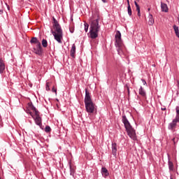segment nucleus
Segmentation results:
<instances>
[{
  "label": "nucleus",
  "mask_w": 179,
  "mask_h": 179,
  "mask_svg": "<svg viewBox=\"0 0 179 179\" xmlns=\"http://www.w3.org/2000/svg\"><path fill=\"white\" fill-rule=\"evenodd\" d=\"M53 27L55 31L51 29V33L52 36L55 37V40L59 43V44H62V38L64 34L62 32V28H61V25L58 23V21L55 17H53Z\"/></svg>",
  "instance_id": "1"
},
{
  "label": "nucleus",
  "mask_w": 179,
  "mask_h": 179,
  "mask_svg": "<svg viewBox=\"0 0 179 179\" xmlns=\"http://www.w3.org/2000/svg\"><path fill=\"white\" fill-rule=\"evenodd\" d=\"M122 122L124 124V128L129 138L133 141H136V132L135 129L132 127L126 115L122 116Z\"/></svg>",
  "instance_id": "2"
},
{
  "label": "nucleus",
  "mask_w": 179,
  "mask_h": 179,
  "mask_svg": "<svg viewBox=\"0 0 179 179\" xmlns=\"http://www.w3.org/2000/svg\"><path fill=\"white\" fill-rule=\"evenodd\" d=\"M100 31V25H99V18L92 21L90 27V37L94 40L99 37V32Z\"/></svg>",
  "instance_id": "3"
},
{
  "label": "nucleus",
  "mask_w": 179,
  "mask_h": 179,
  "mask_svg": "<svg viewBox=\"0 0 179 179\" xmlns=\"http://www.w3.org/2000/svg\"><path fill=\"white\" fill-rule=\"evenodd\" d=\"M30 108H31V110H32V111L35 113V115H36L35 117V115H33V113L31 112L29 113L30 115L32 117L34 121L35 122L36 125H38V127H39L40 128H42L43 119L41 118V117H40V112H38V110H37L36 107L33 106V103L30 104Z\"/></svg>",
  "instance_id": "4"
},
{
  "label": "nucleus",
  "mask_w": 179,
  "mask_h": 179,
  "mask_svg": "<svg viewBox=\"0 0 179 179\" xmlns=\"http://www.w3.org/2000/svg\"><path fill=\"white\" fill-rule=\"evenodd\" d=\"M115 48H117V52L120 54V51H121V47H122V39H121V32L117 31L115 34Z\"/></svg>",
  "instance_id": "5"
},
{
  "label": "nucleus",
  "mask_w": 179,
  "mask_h": 179,
  "mask_svg": "<svg viewBox=\"0 0 179 179\" xmlns=\"http://www.w3.org/2000/svg\"><path fill=\"white\" fill-rule=\"evenodd\" d=\"M85 105L86 111L88 113V114H93V113H94L95 108L93 102H88L85 103Z\"/></svg>",
  "instance_id": "6"
},
{
  "label": "nucleus",
  "mask_w": 179,
  "mask_h": 179,
  "mask_svg": "<svg viewBox=\"0 0 179 179\" xmlns=\"http://www.w3.org/2000/svg\"><path fill=\"white\" fill-rule=\"evenodd\" d=\"M34 52L36 55H39V57L43 55V48L41 47V43H38L34 46Z\"/></svg>",
  "instance_id": "7"
},
{
  "label": "nucleus",
  "mask_w": 179,
  "mask_h": 179,
  "mask_svg": "<svg viewBox=\"0 0 179 179\" xmlns=\"http://www.w3.org/2000/svg\"><path fill=\"white\" fill-rule=\"evenodd\" d=\"M93 101H92V96H90V92L87 91V89H85V96L84 99L85 104L87 103H92Z\"/></svg>",
  "instance_id": "8"
},
{
  "label": "nucleus",
  "mask_w": 179,
  "mask_h": 179,
  "mask_svg": "<svg viewBox=\"0 0 179 179\" xmlns=\"http://www.w3.org/2000/svg\"><path fill=\"white\" fill-rule=\"evenodd\" d=\"M177 122H179V121L175 117V119L173 120L172 122L169 124L168 129H171V131H173L177 127Z\"/></svg>",
  "instance_id": "9"
},
{
  "label": "nucleus",
  "mask_w": 179,
  "mask_h": 179,
  "mask_svg": "<svg viewBox=\"0 0 179 179\" xmlns=\"http://www.w3.org/2000/svg\"><path fill=\"white\" fill-rule=\"evenodd\" d=\"M5 71V62L2 58H0V73L2 74Z\"/></svg>",
  "instance_id": "10"
},
{
  "label": "nucleus",
  "mask_w": 179,
  "mask_h": 179,
  "mask_svg": "<svg viewBox=\"0 0 179 179\" xmlns=\"http://www.w3.org/2000/svg\"><path fill=\"white\" fill-rule=\"evenodd\" d=\"M75 54H76V45L73 44L70 50V55L72 58H75Z\"/></svg>",
  "instance_id": "11"
},
{
  "label": "nucleus",
  "mask_w": 179,
  "mask_h": 179,
  "mask_svg": "<svg viewBox=\"0 0 179 179\" xmlns=\"http://www.w3.org/2000/svg\"><path fill=\"white\" fill-rule=\"evenodd\" d=\"M161 9L162 10V12H169V7L167 6V4L161 2Z\"/></svg>",
  "instance_id": "12"
},
{
  "label": "nucleus",
  "mask_w": 179,
  "mask_h": 179,
  "mask_svg": "<svg viewBox=\"0 0 179 179\" xmlns=\"http://www.w3.org/2000/svg\"><path fill=\"white\" fill-rule=\"evenodd\" d=\"M112 154L113 156H117V143H112Z\"/></svg>",
  "instance_id": "13"
},
{
  "label": "nucleus",
  "mask_w": 179,
  "mask_h": 179,
  "mask_svg": "<svg viewBox=\"0 0 179 179\" xmlns=\"http://www.w3.org/2000/svg\"><path fill=\"white\" fill-rule=\"evenodd\" d=\"M69 169H70V175L73 177V176H75V168L72 166V162H69Z\"/></svg>",
  "instance_id": "14"
},
{
  "label": "nucleus",
  "mask_w": 179,
  "mask_h": 179,
  "mask_svg": "<svg viewBox=\"0 0 179 179\" xmlns=\"http://www.w3.org/2000/svg\"><path fill=\"white\" fill-rule=\"evenodd\" d=\"M148 17V24L150 26H153V24H155V19H153V15L152 14H150Z\"/></svg>",
  "instance_id": "15"
},
{
  "label": "nucleus",
  "mask_w": 179,
  "mask_h": 179,
  "mask_svg": "<svg viewBox=\"0 0 179 179\" xmlns=\"http://www.w3.org/2000/svg\"><path fill=\"white\" fill-rule=\"evenodd\" d=\"M30 43L31 44H36V45L41 44V43H40V41H38V39H37V38L36 37H33L31 38Z\"/></svg>",
  "instance_id": "16"
},
{
  "label": "nucleus",
  "mask_w": 179,
  "mask_h": 179,
  "mask_svg": "<svg viewBox=\"0 0 179 179\" xmlns=\"http://www.w3.org/2000/svg\"><path fill=\"white\" fill-rule=\"evenodd\" d=\"M168 166L169 171H174V164H173V162L170 161V159L168 161Z\"/></svg>",
  "instance_id": "17"
},
{
  "label": "nucleus",
  "mask_w": 179,
  "mask_h": 179,
  "mask_svg": "<svg viewBox=\"0 0 179 179\" xmlns=\"http://www.w3.org/2000/svg\"><path fill=\"white\" fill-rule=\"evenodd\" d=\"M101 173L105 177H108V176H109V174H110V173H108V170H107V169L106 167H103L101 169Z\"/></svg>",
  "instance_id": "18"
},
{
  "label": "nucleus",
  "mask_w": 179,
  "mask_h": 179,
  "mask_svg": "<svg viewBox=\"0 0 179 179\" xmlns=\"http://www.w3.org/2000/svg\"><path fill=\"white\" fill-rule=\"evenodd\" d=\"M134 5L136 8V10L138 12L137 15L138 16H141V7L139 6V4L136 1H134Z\"/></svg>",
  "instance_id": "19"
},
{
  "label": "nucleus",
  "mask_w": 179,
  "mask_h": 179,
  "mask_svg": "<svg viewBox=\"0 0 179 179\" xmlns=\"http://www.w3.org/2000/svg\"><path fill=\"white\" fill-rule=\"evenodd\" d=\"M138 93L143 97H145V96H146V92H145V90H143V87H140V89L138 90Z\"/></svg>",
  "instance_id": "20"
},
{
  "label": "nucleus",
  "mask_w": 179,
  "mask_h": 179,
  "mask_svg": "<svg viewBox=\"0 0 179 179\" xmlns=\"http://www.w3.org/2000/svg\"><path fill=\"white\" fill-rule=\"evenodd\" d=\"M176 119L179 122V106L176 107Z\"/></svg>",
  "instance_id": "21"
},
{
  "label": "nucleus",
  "mask_w": 179,
  "mask_h": 179,
  "mask_svg": "<svg viewBox=\"0 0 179 179\" xmlns=\"http://www.w3.org/2000/svg\"><path fill=\"white\" fill-rule=\"evenodd\" d=\"M42 45L43 47H44V48H47V47L48 46V43L47 42V40L45 39L42 40Z\"/></svg>",
  "instance_id": "22"
},
{
  "label": "nucleus",
  "mask_w": 179,
  "mask_h": 179,
  "mask_svg": "<svg viewBox=\"0 0 179 179\" xmlns=\"http://www.w3.org/2000/svg\"><path fill=\"white\" fill-rule=\"evenodd\" d=\"M127 12H128L129 16H131L132 15V9L131 8V5H129V4L127 6Z\"/></svg>",
  "instance_id": "23"
},
{
  "label": "nucleus",
  "mask_w": 179,
  "mask_h": 179,
  "mask_svg": "<svg viewBox=\"0 0 179 179\" xmlns=\"http://www.w3.org/2000/svg\"><path fill=\"white\" fill-rule=\"evenodd\" d=\"M84 26H85V33H87L89 30V24H87V22H85Z\"/></svg>",
  "instance_id": "24"
},
{
  "label": "nucleus",
  "mask_w": 179,
  "mask_h": 179,
  "mask_svg": "<svg viewBox=\"0 0 179 179\" xmlns=\"http://www.w3.org/2000/svg\"><path fill=\"white\" fill-rule=\"evenodd\" d=\"M51 86V83H46L45 89L48 92L50 90V87Z\"/></svg>",
  "instance_id": "25"
},
{
  "label": "nucleus",
  "mask_w": 179,
  "mask_h": 179,
  "mask_svg": "<svg viewBox=\"0 0 179 179\" xmlns=\"http://www.w3.org/2000/svg\"><path fill=\"white\" fill-rule=\"evenodd\" d=\"M45 132H51V127L50 126H46L45 128Z\"/></svg>",
  "instance_id": "26"
},
{
  "label": "nucleus",
  "mask_w": 179,
  "mask_h": 179,
  "mask_svg": "<svg viewBox=\"0 0 179 179\" xmlns=\"http://www.w3.org/2000/svg\"><path fill=\"white\" fill-rule=\"evenodd\" d=\"M52 92L53 93L57 94V88H55V86L52 87Z\"/></svg>",
  "instance_id": "27"
},
{
  "label": "nucleus",
  "mask_w": 179,
  "mask_h": 179,
  "mask_svg": "<svg viewBox=\"0 0 179 179\" xmlns=\"http://www.w3.org/2000/svg\"><path fill=\"white\" fill-rule=\"evenodd\" d=\"M141 80H142L143 85H146V80H143V79H142Z\"/></svg>",
  "instance_id": "28"
},
{
  "label": "nucleus",
  "mask_w": 179,
  "mask_h": 179,
  "mask_svg": "<svg viewBox=\"0 0 179 179\" xmlns=\"http://www.w3.org/2000/svg\"><path fill=\"white\" fill-rule=\"evenodd\" d=\"M103 3H107V0H101Z\"/></svg>",
  "instance_id": "29"
},
{
  "label": "nucleus",
  "mask_w": 179,
  "mask_h": 179,
  "mask_svg": "<svg viewBox=\"0 0 179 179\" xmlns=\"http://www.w3.org/2000/svg\"><path fill=\"white\" fill-rule=\"evenodd\" d=\"M73 31H74L73 29H71V28H70V32H71V33H73Z\"/></svg>",
  "instance_id": "30"
},
{
  "label": "nucleus",
  "mask_w": 179,
  "mask_h": 179,
  "mask_svg": "<svg viewBox=\"0 0 179 179\" xmlns=\"http://www.w3.org/2000/svg\"><path fill=\"white\" fill-rule=\"evenodd\" d=\"M3 13V10H0V15H2Z\"/></svg>",
  "instance_id": "31"
},
{
  "label": "nucleus",
  "mask_w": 179,
  "mask_h": 179,
  "mask_svg": "<svg viewBox=\"0 0 179 179\" xmlns=\"http://www.w3.org/2000/svg\"><path fill=\"white\" fill-rule=\"evenodd\" d=\"M172 141H173V142L174 143H176V138H173L172 139Z\"/></svg>",
  "instance_id": "32"
},
{
  "label": "nucleus",
  "mask_w": 179,
  "mask_h": 179,
  "mask_svg": "<svg viewBox=\"0 0 179 179\" xmlns=\"http://www.w3.org/2000/svg\"><path fill=\"white\" fill-rule=\"evenodd\" d=\"M161 110H162V111H164V110H166V108H162Z\"/></svg>",
  "instance_id": "33"
},
{
  "label": "nucleus",
  "mask_w": 179,
  "mask_h": 179,
  "mask_svg": "<svg viewBox=\"0 0 179 179\" xmlns=\"http://www.w3.org/2000/svg\"><path fill=\"white\" fill-rule=\"evenodd\" d=\"M127 92H128V94H129V87H127Z\"/></svg>",
  "instance_id": "34"
},
{
  "label": "nucleus",
  "mask_w": 179,
  "mask_h": 179,
  "mask_svg": "<svg viewBox=\"0 0 179 179\" xmlns=\"http://www.w3.org/2000/svg\"><path fill=\"white\" fill-rule=\"evenodd\" d=\"M128 6H129V0H127Z\"/></svg>",
  "instance_id": "35"
},
{
  "label": "nucleus",
  "mask_w": 179,
  "mask_h": 179,
  "mask_svg": "<svg viewBox=\"0 0 179 179\" xmlns=\"http://www.w3.org/2000/svg\"><path fill=\"white\" fill-rule=\"evenodd\" d=\"M148 12H150V8H148Z\"/></svg>",
  "instance_id": "36"
},
{
  "label": "nucleus",
  "mask_w": 179,
  "mask_h": 179,
  "mask_svg": "<svg viewBox=\"0 0 179 179\" xmlns=\"http://www.w3.org/2000/svg\"><path fill=\"white\" fill-rule=\"evenodd\" d=\"M170 179H173V177H171Z\"/></svg>",
  "instance_id": "37"
},
{
  "label": "nucleus",
  "mask_w": 179,
  "mask_h": 179,
  "mask_svg": "<svg viewBox=\"0 0 179 179\" xmlns=\"http://www.w3.org/2000/svg\"><path fill=\"white\" fill-rule=\"evenodd\" d=\"M137 1H139V0H137Z\"/></svg>",
  "instance_id": "38"
}]
</instances>
